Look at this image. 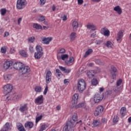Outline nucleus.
I'll list each match as a JSON object with an SVG mask.
<instances>
[{"label":"nucleus","instance_id":"obj_42","mask_svg":"<svg viewBox=\"0 0 131 131\" xmlns=\"http://www.w3.org/2000/svg\"><path fill=\"white\" fill-rule=\"evenodd\" d=\"M42 118V116H38L36 118V124H37V123H38V121H39L40 120H41V119Z\"/></svg>","mask_w":131,"mask_h":131},{"label":"nucleus","instance_id":"obj_48","mask_svg":"<svg viewBox=\"0 0 131 131\" xmlns=\"http://www.w3.org/2000/svg\"><path fill=\"white\" fill-rule=\"evenodd\" d=\"M1 53H2V54H6V53H7V49H6L5 47H2L1 48Z\"/></svg>","mask_w":131,"mask_h":131},{"label":"nucleus","instance_id":"obj_64","mask_svg":"<svg viewBox=\"0 0 131 131\" xmlns=\"http://www.w3.org/2000/svg\"><path fill=\"white\" fill-rule=\"evenodd\" d=\"M22 21V17H20L18 19V25H20V23H21V21Z\"/></svg>","mask_w":131,"mask_h":131},{"label":"nucleus","instance_id":"obj_62","mask_svg":"<svg viewBox=\"0 0 131 131\" xmlns=\"http://www.w3.org/2000/svg\"><path fill=\"white\" fill-rule=\"evenodd\" d=\"M112 79H116V74H112Z\"/></svg>","mask_w":131,"mask_h":131},{"label":"nucleus","instance_id":"obj_52","mask_svg":"<svg viewBox=\"0 0 131 131\" xmlns=\"http://www.w3.org/2000/svg\"><path fill=\"white\" fill-rule=\"evenodd\" d=\"M29 50L30 52V53H31L32 54V53L34 52V50H33V47L30 46Z\"/></svg>","mask_w":131,"mask_h":131},{"label":"nucleus","instance_id":"obj_35","mask_svg":"<svg viewBox=\"0 0 131 131\" xmlns=\"http://www.w3.org/2000/svg\"><path fill=\"white\" fill-rule=\"evenodd\" d=\"M69 57V55L68 54H63L61 55L60 59H61V60H63V61H65V60H66L67 59H68Z\"/></svg>","mask_w":131,"mask_h":131},{"label":"nucleus","instance_id":"obj_45","mask_svg":"<svg viewBox=\"0 0 131 131\" xmlns=\"http://www.w3.org/2000/svg\"><path fill=\"white\" fill-rule=\"evenodd\" d=\"M56 73L57 74L58 77H60V76H61V74H62L61 71L58 69L56 70Z\"/></svg>","mask_w":131,"mask_h":131},{"label":"nucleus","instance_id":"obj_24","mask_svg":"<svg viewBox=\"0 0 131 131\" xmlns=\"http://www.w3.org/2000/svg\"><path fill=\"white\" fill-rule=\"evenodd\" d=\"M33 123L32 122H28L25 124V127H29L30 128H32L33 127Z\"/></svg>","mask_w":131,"mask_h":131},{"label":"nucleus","instance_id":"obj_44","mask_svg":"<svg viewBox=\"0 0 131 131\" xmlns=\"http://www.w3.org/2000/svg\"><path fill=\"white\" fill-rule=\"evenodd\" d=\"M1 12V15H2V16H4V15H6V13H7V10H6V9H2Z\"/></svg>","mask_w":131,"mask_h":131},{"label":"nucleus","instance_id":"obj_50","mask_svg":"<svg viewBox=\"0 0 131 131\" xmlns=\"http://www.w3.org/2000/svg\"><path fill=\"white\" fill-rule=\"evenodd\" d=\"M96 35H97V32L94 31L91 35V37H92L93 38H95V37H96Z\"/></svg>","mask_w":131,"mask_h":131},{"label":"nucleus","instance_id":"obj_34","mask_svg":"<svg viewBox=\"0 0 131 131\" xmlns=\"http://www.w3.org/2000/svg\"><path fill=\"white\" fill-rule=\"evenodd\" d=\"M33 28H35V29H41L42 27L40 25H38V24H35L33 26Z\"/></svg>","mask_w":131,"mask_h":131},{"label":"nucleus","instance_id":"obj_20","mask_svg":"<svg viewBox=\"0 0 131 131\" xmlns=\"http://www.w3.org/2000/svg\"><path fill=\"white\" fill-rule=\"evenodd\" d=\"M95 74H96V72L94 70H89L87 73L88 76L90 78H92L93 76H95Z\"/></svg>","mask_w":131,"mask_h":131},{"label":"nucleus","instance_id":"obj_27","mask_svg":"<svg viewBox=\"0 0 131 131\" xmlns=\"http://www.w3.org/2000/svg\"><path fill=\"white\" fill-rule=\"evenodd\" d=\"M122 89V88H121V86H116L114 88V91L117 94H118V93H120V92H121V90Z\"/></svg>","mask_w":131,"mask_h":131},{"label":"nucleus","instance_id":"obj_40","mask_svg":"<svg viewBox=\"0 0 131 131\" xmlns=\"http://www.w3.org/2000/svg\"><path fill=\"white\" fill-rule=\"evenodd\" d=\"M94 126H98L100 124V121L98 120H94L93 122Z\"/></svg>","mask_w":131,"mask_h":131},{"label":"nucleus","instance_id":"obj_39","mask_svg":"<svg viewBox=\"0 0 131 131\" xmlns=\"http://www.w3.org/2000/svg\"><path fill=\"white\" fill-rule=\"evenodd\" d=\"M3 128H5L7 130H9V129H11V128L10 127V123H6L4 127Z\"/></svg>","mask_w":131,"mask_h":131},{"label":"nucleus","instance_id":"obj_51","mask_svg":"<svg viewBox=\"0 0 131 131\" xmlns=\"http://www.w3.org/2000/svg\"><path fill=\"white\" fill-rule=\"evenodd\" d=\"M49 90V87L48 86V84H46V88L45 89V91L43 92L44 95H47V93H48V91Z\"/></svg>","mask_w":131,"mask_h":131},{"label":"nucleus","instance_id":"obj_38","mask_svg":"<svg viewBox=\"0 0 131 131\" xmlns=\"http://www.w3.org/2000/svg\"><path fill=\"white\" fill-rule=\"evenodd\" d=\"M91 82L93 85H97V84H98V80H97L96 78H94L92 80Z\"/></svg>","mask_w":131,"mask_h":131},{"label":"nucleus","instance_id":"obj_19","mask_svg":"<svg viewBox=\"0 0 131 131\" xmlns=\"http://www.w3.org/2000/svg\"><path fill=\"white\" fill-rule=\"evenodd\" d=\"M86 27L88 29H91L93 31H95V30L97 29V27H96V26L93 24H88L86 25Z\"/></svg>","mask_w":131,"mask_h":131},{"label":"nucleus","instance_id":"obj_26","mask_svg":"<svg viewBox=\"0 0 131 131\" xmlns=\"http://www.w3.org/2000/svg\"><path fill=\"white\" fill-rule=\"evenodd\" d=\"M84 106V102L79 103L78 105H75L73 109H78V108H81Z\"/></svg>","mask_w":131,"mask_h":131},{"label":"nucleus","instance_id":"obj_55","mask_svg":"<svg viewBox=\"0 0 131 131\" xmlns=\"http://www.w3.org/2000/svg\"><path fill=\"white\" fill-rule=\"evenodd\" d=\"M46 126H46L45 125H42L41 126V127L39 131H43V130H45V129H46Z\"/></svg>","mask_w":131,"mask_h":131},{"label":"nucleus","instance_id":"obj_59","mask_svg":"<svg viewBox=\"0 0 131 131\" xmlns=\"http://www.w3.org/2000/svg\"><path fill=\"white\" fill-rule=\"evenodd\" d=\"M96 62L97 64H99V65H103V63H102V61H101V60H100V59H97L96 60Z\"/></svg>","mask_w":131,"mask_h":131},{"label":"nucleus","instance_id":"obj_29","mask_svg":"<svg viewBox=\"0 0 131 131\" xmlns=\"http://www.w3.org/2000/svg\"><path fill=\"white\" fill-rule=\"evenodd\" d=\"M28 109V107H27V104H24V105L19 108V111L21 112H24V111H26Z\"/></svg>","mask_w":131,"mask_h":131},{"label":"nucleus","instance_id":"obj_17","mask_svg":"<svg viewBox=\"0 0 131 131\" xmlns=\"http://www.w3.org/2000/svg\"><path fill=\"white\" fill-rule=\"evenodd\" d=\"M114 11L117 12L118 15H121L122 14V9L120 8V6H117L114 8Z\"/></svg>","mask_w":131,"mask_h":131},{"label":"nucleus","instance_id":"obj_11","mask_svg":"<svg viewBox=\"0 0 131 131\" xmlns=\"http://www.w3.org/2000/svg\"><path fill=\"white\" fill-rule=\"evenodd\" d=\"M102 100H103V96L100 94H96L94 95V101L95 103H99Z\"/></svg>","mask_w":131,"mask_h":131},{"label":"nucleus","instance_id":"obj_43","mask_svg":"<svg viewBox=\"0 0 131 131\" xmlns=\"http://www.w3.org/2000/svg\"><path fill=\"white\" fill-rule=\"evenodd\" d=\"M72 119H73V121H74V122L77 121V115H76V114H75L73 115Z\"/></svg>","mask_w":131,"mask_h":131},{"label":"nucleus","instance_id":"obj_9","mask_svg":"<svg viewBox=\"0 0 131 131\" xmlns=\"http://www.w3.org/2000/svg\"><path fill=\"white\" fill-rule=\"evenodd\" d=\"M78 99V94H75L73 96L72 100V105L71 107L74 108L76 104H77V100Z\"/></svg>","mask_w":131,"mask_h":131},{"label":"nucleus","instance_id":"obj_2","mask_svg":"<svg viewBox=\"0 0 131 131\" xmlns=\"http://www.w3.org/2000/svg\"><path fill=\"white\" fill-rule=\"evenodd\" d=\"M74 127H75L74 123L71 121H69L63 127L62 131H74Z\"/></svg>","mask_w":131,"mask_h":131},{"label":"nucleus","instance_id":"obj_32","mask_svg":"<svg viewBox=\"0 0 131 131\" xmlns=\"http://www.w3.org/2000/svg\"><path fill=\"white\" fill-rule=\"evenodd\" d=\"M19 55H20V56H21L22 57H27V53L24 50H20L19 51Z\"/></svg>","mask_w":131,"mask_h":131},{"label":"nucleus","instance_id":"obj_8","mask_svg":"<svg viewBox=\"0 0 131 131\" xmlns=\"http://www.w3.org/2000/svg\"><path fill=\"white\" fill-rule=\"evenodd\" d=\"M53 40V38L52 37H40V41L42 42V43H45V45H49L50 41Z\"/></svg>","mask_w":131,"mask_h":131},{"label":"nucleus","instance_id":"obj_18","mask_svg":"<svg viewBox=\"0 0 131 131\" xmlns=\"http://www.w3.org/2000/svg\"><path fill=\"white\" fill-rule=\"evenodd\" d=\"M77 37V34L75 32H72L70 35V41H74Z\"/></svg>","mask_w":131,"mask_h":131},{"label":"nucleus","instance_id":"obj_21","mask_svg":"<svg viewBox=\"0 0 131 131\" xmlns=\"http://www.w3.org/2000/svg\"><path fill=\"white\" fill-rule=\"evenodd\" d=\"M72 26L73 31H76L77 30V28H78V23L77 22V21H73Z\"/></svg>","mask_w":131,"mask_h":131},{"label":"nucleus","instance_id":"obj_10","mask_svg":"<svg viewBox=\"0 0 131 131\" xmlns=\"http://www.w3.org/2000/svg\"><path fill=\"white\" fill-rule=\"evenodd\" d=\"M4 90L6 94H9V93L12 92L13 85H11V84H8L4 86Z\"/></svg>","mask_w":131,"mask_h":131},{"label":"nucleus","instance_id":"obj_7","mask_svg":"<svg viewBox=\"0 0 131 131\" xmlns=\"http://www.w3.org/2000/svg\"><path fill=\"white\" fill-rule=\"evenodd\" d=\"M103 111H104V107L102 105H99L95 110L94 115L95 116H99L100 114H102Z\"/></svg>","mask_w":131,"mask_h":131},{"label":"nucleus","instance_id":"obj_28","mask_svg":"<svg viewBox=\"0 0 131 131\" xmlns=\"http://www.w3.org/2000/svg\"><path fill=\"white\" fill-rule=\"evenodd\" d=\"M12 79V75L7 74L4 76V80L6 81H9Z\"/></svg>","mask_w":131,"mask_h":131},{"label":"nucleus","instance_id":"obj_46","mask_svg":"<svg viewBox=\"0 0 131 131\" xmlns=\"http://www.w3.org/2000/svg\"><path fill=\"white\" fill-rule=\"evenodd\" d=\"M118 120H119V118H118V117L115 116L114 118H113V121L114 123H117V122H118Z\"/></svg>","mask_w":131,"mask_h":131},{"label":"nucleus","instance_id":"obj_60","mask_svg":"<svg viewBox=\"0 0 131 131\" xmlns=\"http://www.w3.org/2000/svg\"><path fill=\"white\" fill-rule=\"evenodd\" d=\"M40 21H45L46 19L45 18V16L43 15L40 16V18H39Z\"/></svg>","mask_w":131,"mask_h":131},{"label":"nucleus","instance_id":"obj_36","mask_svg":"<svg viewBox=\"0 0 131 131\" xmlns=\"http://www.w3.org/2000/svg\"><path fill=\"white\" fill-rule=\"evenodd\" d=\"M34 40H35V37H34V36L28 38V42H34Z\"/></svg>","mask_w":131,"mask_h":131},{"label":"nucleus","instance_id":"obj_63","mask_svg":"<svg viewBox=\"0 0 131 131\" xmlns=\"http://www.w3.org/2000/svg\"><path fill=\"white\" fill-rule=\"evenodd\" d=\"M9 34H10V33L9 32H5L4 33V37H6V36H9Z\"/></svg>","mask_w":131,"mask_h":131},{"label":"nucleus","instance_id":"obj_54","mask_svg":"<svg viewBox=\"0 0 131 131\" xmlns=\"http://www.w3.org/2000/svg\"><path fill=\"white\" fill-rule=\"evenodd\" d=\"M95 43L96 44V45H101V43H102V40H96V41H95Z\"/></svg>","mask_w":131,"mask_h":131},{"label":"nucleus","instance_id":"obj_22","mask_svg":"<svg viewBox=\"0 0 131 131\" xmlns=\"http://www.w3.org/2000/svg\"><path fill=\"white\" fill-rule=\"evenodd\" d=\"M59 68L61 71L64 72V73H70V71H71V69H66V68L62 66H59Z\"/></svg>","mask_w":131,"mask_h":131},{"label":"nucleus","instance_id":"obj_58","mask_svg":"<svg viewBox=\"0 0 131 131\" xmlns=\"http://www.w3.org/2000/svg\"><path fill=\"white\" fill-rule=\"evenodd\" d=\"M47 0H40V5L43 6L45 4H46V2Z\"/></svg>","mask_w":131,"mask_h":131},{"label":"nucleus","instance_id":"obj_41","mask_svg":"<svg viewBox=\"0 0 131 131\" xmlns=\"http://www.w3.org/2000/svg\"><path fill=\"white\" fill-rule=\"evenodd\" d=\"M103 35H104V36H109V35H110V31H109V30L107 29V30H106V31L104 32V33H103Z\"/></svg>","mask_w":131,"mask_h":131},{"label":"nucleus","instance_id":"obj_13","mask_svg":"<svg viewBox=\"0 0 131 131\" xmlns=\"http://www.w3.org/2000/svg\"><path fill=\"white\" fill-rule=\"evenodd\" d=\"M123 32H124V31L122 30L118 32L117 38L118 42H121V40H122V37L123 36Z\"/></svg>","mask_w":131,"mask_h":131},{"label":"nucleus","instance_id":"obj_25","mask_svg":"<svg viewBox=\"0 0 131 131\" xmlns=\"http://www.w3.org/2000/svg\"><path fill=\"white\" fill-rule=\"evenodd\" d=\"M120 113L121 114V116L122 117H124V115H125V113H126V108L123 107L121 108Z\"/></svg>","mask_w":131,"mask_h":131},{"label":"nucleus","instance_id":"obj_56","mask_svg":"<svg viewBox=\"0 0 131 131\" xmlns=\"http://www.w3.org/2000/svg\"><path fill=\"white\" fill-rule=\"evenodd\" d=\"M61 18L62 19L63 21H66L67 20V15H64L63 17H61Z\"/></svg>","mask_w":131,"mask_h":131},{"label":"nucleus","instance_id":"obj_53","mask_svg":"<svg viewBox=\"0 0 131 131\" xmlns=\"http://www.w3.org/2000/svg\"><path fill=\"white\" fill-rule=\"evenodd\" d=\"M107 29V28H102V29H101V31H100L101 34H104L105 31H106V30Z\"/></svg>","mask_w":131,"mask_h":131},{"label":"nucleus","instance_id":"obj_61","mask_svg":"<svg viewBox=\"0 0 131 131\" xmlns=\"http://www.w3.org/2000/svg\"><path fill=\"white\" fill-rule=\"evenodd\" d=\"M78 5H82L83 4V0H77Z\"/></svg>","mask_w":131,"mask_h":131},{"label":"nucleus","instance_id":"obj_16","mask_svg":"<svg viewBox=\"0 0 131 131\" xmlns=\"http://www.w3.org/2000/svg\"><path fill=\"white\" fill-rule=\"evenodd\" d=\"M16 127L18 131H26L24 126L21 123H17L16 124Z\"/></svg>","mask_w":131,"mask_h":131},{"label":"nucleus","instance_id":"obj_14","mask_svg":"<svg viewBox=\"0 0 131 131\" xmlns=\"http://www.w3.org/2000/svg\"><path fill=\"white\" fill-rule=\"evenodd\" d=\"M12 65H13V61H7L4 63V68L6 70H7V69H9V68H10V67H11V66H12Z\"/></svg>","mask_w":131,"mask_h":131},{"label":"nucleus","instance_id":"obj_12","mask_svg":"<svg viewBox=\"0 0 131 131\" xmlns=\"http://www.w3.org/2000/svg\"><path fill=\"white\" fill-rule=\"evenodd\" d=\"M52 81V72L48 71L46 75V81L47 83H50Z\"/></svg>","mask_w":131,"mask_h":131},{"label":"nucleus","instance_id":"obj_57","mask_svg":"<svg viewBox=\"0 0 131 131\" xmlns=\"http://www.w3.org/2000/svg\"><path fill=\"white\" fill-rule=\"evenodd\" d=\"M111 94H112V91L111 90L107 91L105 92V95H111Z\"/></svg>","mask_w":131,"mask_h":131},{"label":"nucleus","instance_id":"obj_15","mask_svg":"<svg viewBox=\"0 0 131 131\" xmlns=\"http://www.w3.org/2000/svg\"><path fill=\"white\" fill-rule=\"evenodd\" d=\"M35 102L40 105L43 103V96L41 95L38 97L35 100Z\"/></svg>","mask_w":131,"mask_h":131},{"label":"nucleus","instance_id":"obj_4","mask_svg":"<svg viewBox=\"0 0 131 131\" xmlns=\"http://www.w3.org/2000/svg\"><path fill=\"white\" fill-rule=\"evenodd\" d=\"M85 81L83 79H81L78 82V90L80 93H82L85 90Z\"/></svg>","mask_w":131,"mask_h":131},{"label":"nucleus","instance_id":"obj_37","mask_svg":"<svg viewBox=\"0 0 131 131\" xmlns=\"http://www.w3.org/2000/svg\"><path fill=\"white\" fill-rule=\"evenodd\" d=\"M41 87L37 86L35 88V91L36 92V93H40L42 91Z\"/></svg>","mask_w":131,"mask_h":131},{"label":"nucleus","instance_id":"obj_47","mask_svg":"<svg viewBox=\"0 0 131 131\" xmlns=\"http://www.w3.org/2000/svg\"><path fill=\"white\" fill-rule=\"evenodd\" d=\"M121 83H122V79H119V80L117 81L116 85H117V86H119V85H120V84H121Z\"/></svg>","mask_w":131,"mask_h":131},{"label":"nucleus","instance_id":"obj_49","mask_svg":"<svg viewBox=\"0 0 131 131\" xmlns=\"http://www.w3.org/2000/svg\"><path fill=\"white\" fill-rule=\"evenodd\" d=\"M58 53L59 54H64V53H66V50L63 48H61Z\"/></svg>","mask_w":131,"mask_h":131},{"label":"nucleus","instance_id":"obj_23","mask_svg":"<svg viewBox=\"0 0 131 131\" xmlns=\"http://www.w3.org/2000/svg\"><path fill=\"white\" fill-rule=\"evenodd\" d=\"M73 62H74V57H70L69 60L65 61V63L67 66H70V63H73Z\"/></svg>","mask_w":131,"mask_h":131},{"label":"nucleus","instance_id":"obj_1","mask_svg":"<svg viewBox=\"0 0 131 131\" xmlns=\"http://www.w3.org/2000/svg\"><path fill=\"white\" fill-rule=\"evenodd\" d=\"M13 68L16 70H19L22 74L30 72V68L28 66H25L24 64L20 62H15L13 64Z\"/></svg>","mask_w":131,"mask_h":131},{"label":"nucleus","instance_id":"obj_3","mask_svg":"<svg viewBox=\"0 0 131 131\" xmlns=\"http://www.w3.org/2000/svg\"><path fill=\"white\" fill-rule=\"evenodd\" d=\"M36 52L34 54V57L35 59H37L38 60L40 59L41 57H42V55H43V52H42V47L39 46H37L36 47Z\"/></svg>","mask_w":131,"mask_h":131},{"label":"nucleus","instance_id":"obj_5","mask_svg":"<svg viewBox=\"0 0 131 131\" xmlns=\"http://www.w3.org/2000/svg\"><path fill=\"white\" fill-rule=\"evenodd\" d=\"M26 5H27V1L26 0H17L16 8L18 10H22Z\"/></svg>","mask_w":131,"mask_h":131},{"label":"nucleus","instance_id":"obj_31","mask_svg":"<svg viewBox=\"0 0 131 131\" xmlns=\"http://www.w3.org/2000/svg\"><path fill=\"white\" fill-rule=\"evenodd\" d=\"M106 46L108 49H112L113 48V43L110 41H107L106 42Z\"/></svg>","mask_w":131,"mask_h":131},{"label":"nucleus","instance_id":"obj_33","mask_svg":"<svg viewBox=\"0 0 131 131\" xmlns=\"http://www.w3.org/2000/svg\"><path fill=\"white\" fill-rule=\"evenodd\" d=\"M111 74H114L117 72V69L114 66L111 67V70L110 71Z\"/></svg>","mask_w":131,"mask_h":131},{"label":"nucleus","instance_id":"obj_30","mask_svg":"<svg viewBox=\"0 0 131 131\" xmlns=\"http://www.w3.org/2000/svg\"><path fill=\"white\" fill-rule=\"evenodd\" d=\"M93 53V49H90L87 51L85 52V54L84 55V58H86L88 56L91 55Z\"/></svg>","mask_w":131,"mask_h":131},{"label":"nucleus","instance_id":"obj_6","mask_svg":"<svg viewBox=\"0 0 131 131\" xmlns=\"http://www.w3.org/2000/svg\"><path fill=\"white\" fill-rule=\"evenodd\" d=\"M22 98V94H13L12 97L7 96L6 97L7 100H13V101H19L20 99Z\"/></svg>","mask_w":131,"mask_h":131}]
</instances>
